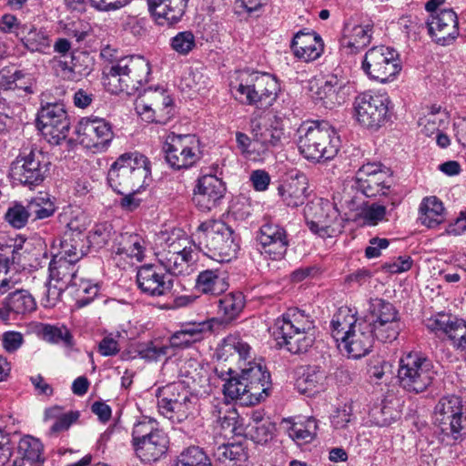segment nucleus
Here are the masks:
<instances>
[{
	"label": "nucleus",
	"mask_w": 466,
	"mask_h": 466,
	"mask_svg": "<svg viewBox=\"0 0 466 466\" xmlns=\"http://www.w3.org/2000/svg\"><path fill=\"white\" fill-rule=\"evenodd\" d=\"M298 147L308 160L319 163L333 159L340 146L335 128L326 121L302 124L299 130Z\"/></svg>",
	"instance_id": "f257e3e1"
},
{
	"label": "nucleus",
	"mask_w": 466,
	"mask_h": 466,
	"mask_svg": "<svg viewBox=\"0 0 466 466\" xmlns=\"http://www.w3.org/2000/svg\"><path fill=\"white\" fill-rule=\"evenodd\" d=\"M278 80L269 74L243 72L230 83V92L239 103L258 108L273 105L279 92Z\"/></svg>",
	"instance_id": "f03ea898"
},
{
	"label": "nucleus",
	"mask_w": 466,
	"mask_h": 466,
	"mask_svg": "<svg viewBox=\"0 0 466 466\" xmlns=\"http://www.w3.org/2000/svg\"><path fill=\"white\" fill-rule=\"evenodd\" d=\"M278 337L282 339L280 345H285L292 354L306 352L315 340V320L306 310L299 308H289L281 319L277 320Z\"/></svg>",
	"instance_id": "7ed1b4c3"
},
{
	"label": "nucleus",
	"mask_w": 466,
	"mask_h": 466,
	"mask_svg": "<svg viewBox=\"0 0 466 466\" xmlns=\"http://www.w3.org/2000/svg\"><path fill=\"white\" fill-rule=\"evenodd\" d=\"M149 175V161L145 156L125 153L112 164L107 179L116 193L137 192Z\"/></svg>",
	"instance_id": "20e7f679"
},
{
	"label": "nucleus",
	"mask_w": 466,
	"mask_h": 466,
	"mask_svg": "<svg viewBox=\"0 0 466 466\" xmlns=\"http://www.w3.org/2000/svg\"><path fill=\"white\" fill-rule=\"evenodd\" d=\"M149 74V63L143 56H125L109 67L106 85L112 93L133 95L148 81Z\"/></svg>",
	"instance_id": "39448f33"
},
{
	"label": "nucleus",
	"mask_w": 466,
	"mask_h": 466,
	"mask_svg": "<svg viewBox=\"0 0 466 466\" xmlns=\"http://www.w3.org/2000/svg\"><path fill=\"white\" fill-rule=\"evenodd\" d=\"M349 183L351 188L360 191L367 198L385 197L386 204L392 208L402 200V196L391 187L388 170L382 169L381 165L377 163L363 165Z\"/></svg>",
	"instance_id": "423d86ee"
},
{
	"label": "nucleus",
	"mask_w": 466,
	"mask_h": 466,
	"mask_svg": "<svg viewBox=\"0 0 466 466\" xmlns=\"http://www.w3.org/2000/svg\"><path fill=\"white\" fill-rule=\"evenodd\" d=\"M132 445L141 461L151 463L166 454L168 438L158 428L156 420L144 417L133 426Z\"/></svg>",
	"instance_id": "0eeeda50"
},
{
	"label": "nucleus",
	"mask_w": 466,
	"mask_h": 466,
	"mask_svg": "<svg viewBox=\"0 0 466 466\" xmlns=\"http://www.w3.org/2000/svg\"><path fill=\"white\" fill-rule=\"evenodd\" d=\"M50 166L49 157L43 150L25 149L12 162L9 176L14 183L35 188L47 177Z\"/></svg>",
	"instance_id": "6e6552de"
},
{
	"label": "nucleus",
	"mask_w": 466,
	"mask_h": 466,
	"mask_svg": "<svg viewBox=\"0 0 466 466\" xmlns=\"http://www.w3.org/2000/svg\"><path fill=\"white\" fill-rule=\"evenodd\" d=\"M435 376L432 361L418 351L404 354L399 361L398 379L407 391L420 393L428 389Z\"/></svg>",
	"instance_id": "1a4fd4ad"
},
{
	"label": "nucleus",
	"mask_w": 466,
	"mask_h": 466,
	"mask_svg": "<svg viewBox=\"0 0 466 466\" xmlns=\"http://www.w3.org/2000/svg\"><path fill=\"white\" fill-rule=\"evenodd\" d=\"M200 243L221 261H229L239 248L234 231L225 222L217 219L203 221L197 229Z\"/></svg>",
	"instance_id": "9d476101"
},
{
	"label": "nucleus",
	"mask_w": 466,
	"mask_h": 466,
	"mask_svg": "<svg viewBox=\"0 0 466 466\" xmlns=\"http://www.w3.org/2000/svg\"><path fill=\"white\" fill-rule=\"evenodd\" d=\"M303 213L310 232L322 238H333L342 232L339 211L328 199H313L305 206Z\"/></svg>",
	"instance_id": "9b49d317"
},
{
	"label": "nucleus",
	"mask_w": 466,
	"mask_h": 466,
	"mask_svg": "<svg viewBox=\"0 0 466 466\" xmlns=\"http://www.w3.org/2000/svg\"><path fill=\"white\" fill-rule=\"evenodd\" d=\"M361 68L370 79L381 84L393 81L401 70L397 51L385 46L370 48L363 57Z\"/></svg>",
	"instance_id": "f8f14e48"
},
{
	"label": "nucleus",
	"mask_w": 466,
	"mask_h": 466,
	"mask_svg": "<svg viewBox=\"0 0 466 466\" xmlns=\"http://www.w3.org/2000/svg\"><path fill=\"white\" fill-rule=\"evenodd\" d=\"M159 412L172 421L185 420L194 410V400L181 382H173L159 388L157 392Z\"/></svg>",
	"instance_id": "ddd939ff"
},
{
	"label": "nucleus",
	"mask_w": 466,
	"mask_h": 466,
	"mask_svg": "<svg viewBox=\"0 0 466 466\" xmlns=\"http://www.w3.org/2000/svg\"><path fill=\"white\" fill-rule=\"evenodd\" d=\"M163 151L167 163L176 170L187 169L201 158L200 142L193 135L167 136Z\"/></svg>",
	"instance_id": "4468645a"
},
{
	"label": "nucleus",
	"mask_w": 466,
	"mask_h": 466,
	"mask_svg": "<svg viewBox=\"0 0 466 466\" xmlns=\"http://www.w3.org/2000/svg\"><path fill=\"white\" fill-rule=\"evenodd\" d=\"M434 423L445 434L459 439L466 431V405L457 395L441 397L434 408Z\"/></svg>",
	"instance_id": "2eb2a0df"
},
{
	"label": "nucleus",
	"mask_w": 466,
	"mask_h": 466,
	"mask_svg": "<svg viewBox=\"0 0 466 466\" xmlns=\"http://www.w3.org/2000/svg\"><path fill=\"white\" fill-rule=\"evenodd\" d=\"M77 140L92 153L106 152L115 137L111 123L98 116L82 118L76 127Z\"/></svg>",
	"instance_id": "dca6fc26"
},
{
	"label": "nucleus",
	"mask_w": 466,
	"mask_h": 466,
	"mask_svg": "<svg viewBox=\"0 0 466 466\" xmlns=\"http://www.w3.org/2000/svg\"><path fill=\"white\" fill-rule=\"evenodd\" d=\"M390 98L385 94L364 92L355 97L354 116L364 127L378 129L385 122Z\"/></svg>",
	"instance_id": "f3484780"
},
{
	"label": "nucleus",
	"mask_w": 466,
	"mask_h": 466,
	"mask_svg": "<svg viewBox=\"0 0 466 466\" xmlns=\"http://www.w3.org/2000/svg\"><path fill=\"white\" fill-rule=\"evenodd\" d=\"M36 121L39 130L51 144L58 145L68 136L70 120L65 106L61 103L42 106Z\"/></svg>",
	"instance_id": "a211bd4d"
},
{
	"label": "nucleus",
	"mask_w": 466,
	"mask_h": 466,
	"mask_svg": "<svg viewBox=\"0 0 466 466\" xmlns=\"http://www.w3.org/2000/svg\"><path fill=\"white\" fill-rule=\"evenodd\" d=\"M137 113L147 123L167 124L174 114L173 101L164 90H147L135 103Z\"/></svg>",
	"instance_id": "6ab92c4d"
},
{
	"label": "nucleus",
	"mask_w": 466,
	"mask_h": 466,
	"mask_svg": "<svg viewBox=\"0 0 466 466\" xmlns=\"http://www.w3.org/2000/svg\"><path fill=\"white\" fill-rule=\"evenodd\" d=\"M253 149L265 154L282 145L284 138L283 120L281 117L267 114L251 121Z\"/></svg>",
	"instance_id": "aec40b11"
},
{
	"label": "nucleus",
	"mask_w": 466,
	"mask_h": 466,
	"mask_svg": "<svg viewBox=\"0 0 466 466\" xmlns=\"http://www.w3.org/2000/svg\"><path fill=\"white\" fill-rule=\"evenodd\" d=\"M77 271L78 267L73 260L53 257L49 263V283L46 289L49 301L55 302L65 289L78 284Z\"/></svg>",
	"instance_id": "412c9836"
},
{
	"label": "nucleus",
	"mask_w": 466,
	"mask_h": 466,
	"mask_svg": "<svg viewBox=\"0 0 466 466\" xmlns=\"http://www.w3.org/2000/svg\"><path fill=\"white\" fill-rule=\"evenodd\" d=\"M425 325L437 336H446L456 350H466V321L464 319L447 313H438L427 319Z\"/></svg>",
	"instance_id": "4be33fe9"
},
{
	"label": "nucleus",
	"mask_w": 466,
	"mask_h": 466,
	"mask_svg": "<svg viewBox=\"0 0 466 466\" xmlns=\"http://www.w3.org/2000/svg\"><path fill=\"white\" fill-rule=\"evenodd\" d=\"M372 35V24L346 22L339 37L340 55L350 56L360 53L371 43Z\"/></svg>",
	"instance_id": "5701e85b"
},
{
	"label": "nucleus",
	"mask_w": 466,
	"mask_h": 466,
	"mask_svg": "<svg viewBox=\"0 0 466 466\" xmlns=\"http://www.w3.org/2000/svg\"><path fill=\"white\" fill-rule=\"evenodd\" d=\"M427 27L431 38L442 46L451 45L459 35L458 17L452 9L431 14Z\"/></svg>",
	"instance_id": "b1692460"
},
{
	"label": "nucleus",
	"mask_w": 466,
	"mask_h": 466,
	"mask_svg": "<svg viewBox=\"0 0 466 466\" xmlns=\"http://www.w3.org/2000/svg\"><path fill=\"white\" fill-rule=\"evenodd\" d=\"M137 284L143 294L150 297L165 296L173 287L172 279L153 264L143 265L137 269Z\"/></svg>",
	"instance_id": "393cba45"
},
{
	"label": "nucleus",
	"mask_w": 466,
	"mask_h": 466,
	"mask_svg": "<svg viewBox=\"0 0 466 466\" xmlns=\"http://www.w3.org/2000/svg\"><path fill=\"white\" fill-rule=\"evenodd\" d=\"M225 191L222 180L212 175L203 176L195 187L193 202L200 211H211L219 205Z\"/></svg>",
	"instance_id": "a878e982"
},
{
	"label": "nucleus",
	"mask_w": 466,
	"mask_h": 466,
	"mask_svg": "<svg viewBox=\"0 0 466 466\" xmlns=\"http://www.w3.org/2000/svg\"><path fill=\"white\" fill-rule=\"evenodd\" d=\"M257 238L262 247L261 253L270 259L279 260L285 256L289 239L284 228L267 222L260 227Z\"/></svg>",
	"instance_id": "bb28decb"
},
{
	"label": "nucleus",
	"mask_w": 466,
	"mask_h": 466,
	"mask_svg": "<svg viewBox=\"0 0 466 466\" xmlns=\"http://www.w3.org/2000/svg\"><path fill=\"white\" fill-rule=\"evenodd\" d=\"M241 369V379L249 390L256 402L263 400L270 384V375L261 361H248Z\"/></svg>",
	"instance_id": "cd10ccee"
},
{
	"label": "nucleus",
	"mask_w": 466,
	"mask_h": 466,
	"mask_svg": "<svg viewBox=\"0 0 466 466\" xmlns=\"http://www.w3.org/2000/svg\"><path fill=\"white\" fill-rule=\"evenodd\" d=\"M36 309L34 297L26 289H17L10 292L3 300L0 319L7 321L18 316H25Z\"/></svg>",
	"instance_id": "c85d7f7f"
},
{
	"label": "nucleus",
	"mask_w": 466,
	"mask_h": 466,
	"mask_svg": "<svg viewBox=\"0 0 466 466\" xmlns=\"http://www.w3.org/2000/svg\"><path fill=\"white\" fill-rule=\"evenodd\" d=\"M188 0H147L150 13L157 25L172 26L183 17Z\"/></svg>",
	"instance_id": "c756f323"
},
{
	"label": "nucleus",
	"mask_w": 466,
	"mask_h": 466,
	"mask_svg": "<svg viewBox=\"0 0 466 466\" xmlns=\"http://www.w3.org/2000/svg\"><path fill=\"white\" fill-rule=\"evenodd\" d=\"M323 42L319 35L315 32H298L290 44L294 56L305 62L318 59L323 52Z\"/></svg>",
	"instance_id": "7c9ffc66"
},
{
	"label": "nucleus",
	"mask_w": 466,
	"mask_h": 466,
	"mask_svg": "<svg viewBox=\"0 0 466 466\" xmlns=\"http://www.w3.org/2000/svg\"><path fill=\"white\" fill-rule=\"evenodd\" d=\"M370 328V323L360 320L355 329L340 342L350 358L360 359L370 352L374 342Z\"/></svg>",
	"instance_id": "2f4dec72"
},
{
	"label": "nucleus",
	"mask_w": 466,
	"mask_h": 466,
	"mask_svg": "<svg viewBox=\"0 0 466 466\" xmlns=\"http://www.w3.org/2000/svg\"><path fill=\"white\" fill-rule=\"evenodd\" d=\"M345 81L335 75L328 76L316 92V99L321 101L326 108L332 109L346 100Z\"/></svg>",
	"instance_id": "473e14b6"
},
{
	"label": "nucleus",
	"mask_w": 466,
	"mask_h": 466,
	"mask_svg": "<svg viewBox=\"0 0 466 466\" xmlns=\"http://www.w3.org/2000/svg\"><path fill=\"white\" fill-rule=\"evenodd\" d=\"M159 239L161 240L160 247L156 253L157 259L195 251L190 240L178 231L161 232Z\"/></svg>",
	"instance_id": "72a5a7b5"
},
{
	"label": "nucleus",
	"mask_w": 466,
	"mask_h": 466,
	"mask_svg": "<svg viewBox=\"0 0 466 466\" xmlns=\"http://www.w3.org/2000/svg\"><path fill=\"white\" fill-rule=\"evenodd\" d=\"M281 428L299 445L310 442L317 431V422L313 418L308 419H284Z\"/></svg>",
	"instance_id": "f704fd0d"
},
{
	"label": "nucleus",
	"mask_w": 466,
	"mask_h": 466,
	"mask_svg": "<svg viewBox=\"0 0 466 466\" xmlns=\"http://www.w3.org/2000/svg\"><path fill=\"white\" fill-rule=\"evenodd\" d=\"M228 287L226 272L220 268L205 269L199 272L196 280V288L201 293L212 296L223 293Z\"/></svg>",
	"instance_id": "c9c22d12"
},
{
	"label": "nucleus",
	"mask_w": 466,
	"mask_h": 466,
	"mask_svg": "<svg viewBox=\"0 0 466 466\" xmlns=\"http://www.w3.org/2000/svg\"><path fill=\"white\" fill-rule=\"evenodd\" d=\"M327 373L317 366L308 367L306 370L297 379L296 387L298 390L309 396L323 391L326 388Z\"/></svg>",
	"instance_id": "e433bc0d"
},
{
	"label": "nucleus",
	"mask_w": 466,
	"mask_h": 466,
	"mask_svg": "<svg viewBox=\"0 0 466 466\" xmlns=\"http://www.w3.org/2000/svg\"><path fill=\"white\" fill-rule=\"evenodd\" d=\"M282 201L291 208L302 205L306 200L307 182L304 176L290 178L278 188Z\"/></svg>",
	"instance_id": "4c0bfd02"
},
{
	"label": "nucleus",
	"mask_w": 466,
	"mask_h": 466,
	"mask_svg": "<svg viewBox=\"0 0 466 466\" xmlns=\"http://www.w3.org/2000/svg\"><path fill=\"white\" fill-rule=\"evenodd\" d=\"M358 322L355 313L350 308H339L330 321V332L333 339L337 342L345 340V338L355 329Z\"/></svg>",
	"instance_id": "58836bf2"
},
{
	"label": "nucleus",
	"mask_w": 466,
	"mask_h": 466,
	"mask_svg": "<svg viewBox=\"0 0 466 466\" xmlns=\"http://www.w3.org/2000/svg\"><path fill=\"white\" fill-rule=\"evenodd\" d=\"M209 325L205 322L188 323L176 331L169 339L170 346L174 348H187L199 341L203 333L209 329Z\"/></svg>",
	"instance_id": "ea45409f"
},
{
	"label": "nucleus",
	"mask_w": 466,
	"mask_h": 466,
	"mask_svg": "<svg viewBox=\"0 0 466 466\" xmlns=\"http://www.w3.org/2000/svg\"><path fill=\"white\" fill-rule=\"evenodd\" d=\"M24 46L30 52L47 53L51 47V39L48 34L42 28L27 25L22 28L20 36Z\"/></svg>",
	"instance_id": "a19ab883"
},
{
	"label": "nucleus",
	"mask_w": 466,
	"mask_h": 466,
	"mask_svg": "<svg viewBox=\"0 0 466 466\" xmlns=\"http://www.w3.org/2000/svg\"><path fill=\"white\" fill-rule=\"evenodd\" d=\"M145 241L137 234L123 233L116 239L114 252L116 255H125L130 258L141 261L144 258Z\"/></svg>",
	"instance_id": "79ce46f5"
},
{
	"label": "nucleus",
	"mask_w": 466,
	"mask_h": 466,
	"mask_svg": "<svg viewBox=\"0 0 466 466\" xmlns=\"http://www.w3.org/2000/svg\"><path fill=\"white\" fill-rule=\"evenodd\" d=\"M15 456L23 459V466H25V461L39 466L45 461L44 446L39 439L25 435L20 439L17 454H15Z\"/></svg>",
	"instance_id": "37998d69"
},
{
	"label": "nucleus",
	"mask_w": 466,
	"mask_h": 466,
	"mask_svg": "<svg viewBox=\"0 0 466 466\" xmlns=\"http://www.w3.org/2000/svg\"><path fill=\"white\" fill-rule=\"evenodd\" d=\"M215 456L225 466H245L248 458L247 449L240 442L218 446L215 451Z\"/></svg>",
	"instance_id": "c03bdc74"
},
{
	"label": "nucleus",
	"mask_w": 466,
	"mask_h": 466,
	"mask_svg": "<svg viewBox=\"0 0 466 466\" xmlns=\"http://www.w3.org/2000/svg\"><path fill=\"white\" fill-rule=\"evenodd\" d=\"M422 225L435 228L444 220V208L442 202L436 197L425 198L420 206V217Z\"/></svg>",
	"instance_id": "a18cd8bd"
},
{
	"label": "nucleus",
	"mask_w": 466,
	"mask_h": 466,
	"mask_svg": "<svg viewBox=\"0 0 466 466\" xmlns=\"http://www.w3.org/2000/svg\"><path fill=\"white\" fill-rule=\"evenodd\" d=\"M450 124L448 114L441 107L433 106L419 119L421 134L431 137L439 131H444Z\"/></svg>",
	"instance_id": "49530a36"
},
{
	"label": "nucleus",
	"mask_w": 466,
	"mask_h": 466,
	"mask_svg": "<svg viewBox=\"0 0 466 466\" xmlns=\"http://www.w3.org/2000/svg\"><path fill=\"white\" fill-rule=\"evenodd\" d=\"M369 310L370 314L363 319L365 322L400 321L395 307L382 299H370Z\"/></svg>",
	"instance_id": "de8ad7c7"
},
{
	"label": "nucleus",
	"mask_w": 466,
	"mask_h": 466,
	"mask_svg": "<svg viewBox=\"0 0 466 466\" xmlns=\"http://www.w3.org/2000/svg\"><path fill=\"white\" fill-rule=\"evenodd\" d=\"M212 417L222 430L234 431L238 413L237 410L224 400H216L212 406Z\"/></svg>",
	"instance_id": "09e8293b"
},
{
	"label": "nucleus",
	"mask_w": 466,
	"mask_h": 466,
	"mask_svg": "<svg viewBox=\"0 0 466 466\" xmlns=\"http://www.w3.org/2000/svg\"><path fill=\"white\" fill-rule=\"evenodd\" d=\"M194 252H186L176 255L172 258H163L157 259L159 264L163 266L167 272L171 275H189L193 271V264L195 261Z\"/></svg>",
	"instance_id": "8fccbe9b"
},
{
	"label": "nucleus",
	"mask_w": 466,
	"mask_h": 466,
	"mask_svg": "<svg viewBox=\"0 0 466 466\" xmlns=\"http://www.w3.org/2000/svg\"><path fill=\"white\" fill-rule=\"evenodd\" d=\"M223 393L225 398L230 399L231 400H240L245 404H253L256 402L252 395L249 394V390L245 384V381L241 379L240 374L226 380L223 385Z\"/></svg>",
	"instance_id": "3c124183"
},
{
	"label": "nucleus",
	"mask_w": 466,
	"mask_h": 466,
	"mask_svg": "<svg viewBox=\"0 0 466 466\" xmlns=\"http://www.w3.org/2000/svg\"><path fill=\"white\" fill-rule=\"evenodd\" d=\"M42 334L46 341L53 344H60L67 351L72 350L75 347L74 337L66 326L46 324L43 327Z\"/></svg>",
	"instance_id": "603ef678"
},
{
	"label": "nucleus",
	"mask_w": 466,
	"mask_h": 466,
	"mask_svg": "<svg viewBox=\"0 0 466 466\" xmlns=\"http://www.w3.org/2000/svg\"><path fill=\"white\" fill-rule=\"evenodd\" d=\"M77 418V412L64 413L59 407H52L45 412V419L46 420H54L50 427V434H57L66 431Z\"/></svg>",
	"instance_id": "864d4df0"
},
{
	"label": "nucleus",
	"mask_w": 466,
	"mask_h": 466,
	"mask_svg": "<svg viewBox=\"0 0 466 466\" xmlns=\"http://www.w3.org/2000/svg\"><path fill=\"white\" fill-rule=\"evenodd\" d=\"M172 466H212L208 454L198 446L183 450L174 460Z\"/></svg>",
	"instance_id": "5fc2aeb1"
},
{
	"label": "nucleus",
	"mask_w": 466,
	"mask_h": 466,
	"mask_svg": "<svg viewBox=\"0 0 466 466\" xmlns=\"http://www.w3.org/2000/svg\"><path fill=\"white\" fill-rule=\"evenodd\" d=\"M245 307V297L241 292L228 293L219 299V312L225 319H236Z\"/></svg>",
	"instance_id": "6e6d98bb"
},
{
	"label": "nucleus",
	"mask_w": 466,
	"mask_h": 466,
	"mask_svg": "<svg viewBox=\"0 0 466 466\" xmlns=\"http://www.w3.org/2000/svg\"><path fill=\"white\" fill-rule=\"evenodd\" d=\"M250 346L236 335H228L223 339L221 354L227 357H238V360L246 361L250 354Z\"/></svg>",
	"instance_id": "4d7b16f0"
},
{
	"label": "nucleus",
	"mask_w": 466,
	"mask_h": 466,
	"mask_svg": "<svg viewBox=\"0 0 466 466\" xmlns=\"http://www.w3.org/2000/svg\"><path fill=\"white\" fill-rule=\"evenodd\" d=\"M373 339L381 342H391L395 340L400 331V321L396 322H369Z\"/></svg>",
	"instance_id": "13d9d810"
},
{
	"label": "nucleus",
	"mask_w": 466,
	"mask_h": 466,
	"mask_svg": "<svg viewBox=\"0 0 466 466\" xmlns=\"http://www.w3.org/2000/svg\"><path fill=\"white\" fill-rule=\"evenodd\" d=\"M31 217L35 219H44L54 215L56 207L48 195H40L34 198L28 204Z\"/></svg>",
	"instance_id": "bf43d9fd"
},
{
	"label": "nucleus",
	"mask_w": 466,
	"mask_h": 466,
	"mask_svg": "<svg viewBox=\"0 0 466 466\" xmlns=\"http://www.w3.org/2000/svg\"><path fill=\"white\" fill-rule=\"evenodd\" d=\"M83 255L81 241L70 236H66L60 242V250L54 257L63 258L65 260H73L74 263H77Z\"/></svg>",
	"instance_id": "052dcab7"
},
{
	"label": "nucleus",
	"mask_w": 466,
	"mask_h": 466,
	"mask_svg": "<svg viewBox=\"0 0 466 466\" xmlns=\"http://www.w3.org/2000/svg\"><path fill=\"white\" fill-rule=\"evenodd\" d=\"M30 217L28 206L15 203L7 208L5 219L14 228L20 229L26 225Z\"/></svg>",
	"instance_id": "680f3d73"
},
{
	"label": "nucleus",
	"mask_w": 466,
	"mask_h": 466,
	"mask_svg": "<svg viewBox=\"0 0 466 466\" xmlns=\"http://www.w3.org/2000/svg\"><path fill=\"white\" fill-rule=\"evenodd\" d=\"M77 281L78 284L76 286L77 288V304L79 307H85L97 296L99 288L96 284H93L80 278H78Z\"/></svg>",
	"instance_id": "e2e57ef3"
},
{
	"label": "nucleus",
	"mask_w": 466,
	"mask_h": 466,
	"mask_svg": "<svg viewBox=\"0 0 466 466\" xmlns=\"http://www.w3.org/2000/svg\"><path fill=\"white\" fill-rule=\"evenodd\" d=\"M196 46V40L191 31H183L171 39V47L180 55H187Z\"/></svg>",
	"instance_id": "0e129e2a"
},
{
	"label": "nucleus",
	"mask_w": 466,
	"mask_h": 466,
	"mask_svg": "<svg viewBox=\"0 0 466 466\" xmlns=\"http://www.w3.org/2000/svg\"><path fill=\"white\" fill-rule=\"evenodd\" d=\"M112 229V226L106 222L96 225L88 235L90 244L96 248H102L110 239Z\"/></svg>",
	"instance_id": "69168bd1"
},
{
	"label": "nucleus",
	"mask_w": 466,
	"mask_h": 466,
	"mask_svg": "<svg viewBox=\"0 0 466 466\" xmlns=\"http://www.w3.org/2000/svg\"><path fill=\"white\" fill-rule=\"evenodd\" d=\"M353 420L352 404L346 403L337 409L331 417V424L335 429H346L348 424Z\"/></svg>",
	"instance_id": "338daca9"
},
{
	"label": "nucleus",
	"mask_w": 466,
	"mask_h": 466,
	"mask_svg": "<svg viewBox=\"0 0 466 466\" xmlns=\"http://www.w3.org/2000/svg\"><path fill=\"white\" fill-rule=\"evenodd\" d=\"M0 466H23V459L15 456L6 438L0 442Z\"/></svg>",
	"instance_id": "774afa93"
}]
</instances>
